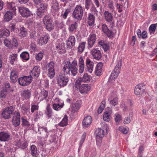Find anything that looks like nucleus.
Returning <instances> with one entry per match:
<instances>
[{
    "mask_svg": "<svg viewBox=\"0 0 157 157\" xmlns=\"http://www.w3.org/2000/svg\"><path fill=\"white\" fill-rule=\"evenodd\" d=\"M38 133L40 136L37 138L38 140H43L47 139L48 135L49 141L50 142H53L56 140V136L54 133L51 131H48L46 127H41L38 125Z\"/></svg>",
    "mask_w": 157,
    "mask_h": 157,
    "instance_id": "1",
    "label": "nucleus"
},
{
    "mask_svg": "<svg viewBox=\"0 0 157 157\" xmlns=\"http://www.w3.org/2000/svg\"><path fill=\"white\" fill-rule=\"evenodd\" d=\"M77 63L76 60H73L71 63L69 61H67L65 63L62 69L63 74V75H65L68 74L70 75L71 72V75L75 76L77 73Z\"/></svg>",
    "mask_w": 157,
    "mask_h": 157,
    "instance_id": "2",
    "label": "nucleus"
},
{
    "mask_svg": "<svg viewBox=\"0 0 157 157\" xmlns=\"http://www.w3.org/2000/svg\"><path fill=\"white\" fill-rule=\"evenodd\" d=\"M69 79L68 77L65 75H59L57 79V84L60 87H63L67 84Z\"/></svg>",
    "mask_w": 157,
    "mask_h": 157,
    "instance_id": "3",
    "label": "nucleus"
},
{
    "mask_svg": "<svg viewBox=\"0 0 157 157\" xmlns=\"http://www.w3.org/2000/svg\"><path fill=\"white\" fill-rule=\"evenodd\" d=\"M55 64L53 61H51L46 66V70L48 76L50 78H52L55 75Z\"/></svg>",
    "mask_w": 157,
    "mask_h": 157,
    "instance_id": "4",
    "label": "nucleus"
},
{
    "mask_svg": "<svg viewBox=\"0 0 157 157\" xmlns=\"http://www.w3.org/2000/svg\"><path fill=\"white\" fill-rule=\"evenodd\" d=\"M52 21V18L49 15H46L44 18L43 23L48 31H51L53 29L54 25Z\"/></svg>",
    "mask_w": 157,
    "mask_h": 157,
    "instance_id": "5",
    "label": "nucleus"
},
{
    "mask_svg": "<svg viewBox=\"0 0 157 157\" xmlns=\"http://www.w3.org/2000/svg\"><path fill=\"white\" fill-rule=\"evenodd\" d=\"M53 109L56 111H59L61 109L64 105L63 101L58 98L55 99L52 102Z\"/></svg>",
    "mask_w": 157,
    "mask_h": 157,
    "instance_id": "6",
    "label": "nucleus"
},
{
    "mask_svg": "<svg viewBox=\"0 0 157 157\" xmlns=\"http://www.w3.org/2000/svg\"><path fill=\"white\" fill-rule=\"evenodd\" d=\"M13 111L14 109L12 106L6 108L2 112V117L5 119L10 118Z\"/></svg>",
    "mask_w": 157,
    "mask_h": 157,
    "instance_id": "7",
    "label": "nucleus"
},
{
    "mask_svg": "<svg viewBox=\"0 0 157 157\" xmlns=\"http://www.w3.org/2000/svg\"><path fill=\"white\" fill-rule=\"evenodd\" d=\"M32 79L29 76H24L18 79V82L19 84L23 86H27L29 85L32 82Z\"/></svg>",
    "mask_w": 157,
    "mask_h": 157,
    "instance_id": "8",
    "label": "nucleus"
},
{
    "mask_svg": "<svg viewBox=\"0 0 157 157\" xmlns=\"http://www.w3.org/2000/svg\"><path fill=\"white\" fill-rule=\"evenodd\" d=\"M93 59L97 60H100L101 58L102 55L101 52L98 48H93L90 52Z\"/></svg>",
    "mask_w": 157,
    "mask_h": 157,
    "instance_id": "9",
    "label": "nucleus"
},
{
    "mask_svg": "<svg viewBox=\"0 0 157 157\" xmlns=\"http://www.w3.org/2000/svg\"><path fill=\"white\" fill-rule=\"evenodd\" d=\"M12 118V123L15 127L19 125L20 122V114L19 112L15 111L13 114Z\"/></svg>",
    "mask_w": 157,
    "mask_h": 157,
    "instance_id": "10",
    "label": "nucleus"
},
{
    "mask_svg": "<svg viewBox=\"0 0 157 157\" xmlns=\"http://www.w3.org/2000/svg\"><path fill=\"white\" fill-rule=\"evenodd\" d=\"M86 68L87 71L90 73H92L93 69L94 66V63L89 57L86 58L85 61Z\"/></svg>",
    "mask_w": 157,
    "mask_h": 157,
    "instance_id": "11",
    "label": "nucleus"
},
{
    "mask_svg": "<svg viewBox=\"0 0 157 157\" xmlns=\"http://www.w3.org/2000/svg\"><path fill=\"white\" fill-rule=\"evenodd\" d=\"M101 28L103 32L105 34L109 37H113L114 34L116 32V31H112L109 29L107 25L105 24L102 25Z\"/></svg>",
    "mask_w": 157,
    "mask_h": 157,
    "instance_id": "12",
    "label": "nucleus"
},
{
    "mask_svg": "<svg viewBox=\"0 0 157 157\" xmlns=\"http://www.w3.org/2000/svg\"><path fill=\"white\" fill-rule=\"evenodd\" d=\"M96 36L94 33H91L87 38V42L89 48H91L95 43Z\"/></svg>",
    "mask_w": 157,
    "mask_h": 157,
    "instance_id": "13",
    "label": "nucleus"
},
{
    "mask_svg": "<svg viewBox=\"0 0 157 157\" xmlns=\"http://www.w3.org/2000/svg\"><path fill=\"white\" fill-rule=\"evenodd\" d=\"M145 86L143 84H138L135 88L134 93L136 95L141 94L144 92Z\"/></svg>",
    "mask_w": 157,
    "mask_h": 157,
    "instance_id": "14",
    "label": "nucleus"
},
{
    "mask_svg": "<svg viewBox=\"0 0 157 157\" xmlns=\"http://www.w3.org/2000/svg\"><path fill=\"white\" fill-rule=\"evenodd\" d=\"M40 73V68L38 66L34 67L30 72L29 76L32 78L33 77L36 78L38 77Z\"/></svg>",
    "mask_w": 157,
    "mask_h": 157,
    "instance_id": "15",
    "label": "nucleus"
},
{
    "mask_svg": "<svg viewBox=\"0 0 157 157\" xmlns=\"http://www.w3.org/2000/svg\"><path fill=\"white\" fill-rule=\"evenodd\" d=\"M112 110L111 108H108L104 112L103 116V120L104 121L109 122L111 118V115Z\"/></svg>",
    "mask_w": 157,
    "mask_h": 157,
    "instance_id": "16",
    "label": "nucleus"
},
{
    "mask_svg": "<svg viewBox=\"0 0 157 157\" xmlns=\"http://www.w3.org/2000/svg\"><path fill=\"white\" fill-rule=\"evenodd\" d=\"M15 145L22 149H25L28 146V144L25 140H21L16 142Z\"/></svg>",
    "mask_w": 157,
    "mask_h": 157,
    "instance_id": "17",
    "label": "nucleus"
},
{
    "mask_svg": "<svg viewBox=\"0 0 157 157\" xmlns=\"http://www.w3.org/2000/svg\"><path fill=\"white\" fill-rule=\"evenodd\" d=\"M90 86L88 84H82L79 88V91L82 94H87L90 90Z\"/></svg>",
    "mask_w": 157,
    "mask_h": 157,
    "instance_id": "18",
    "label": "nucleus"
},
{
    "mask_svg": "<svg viewBox=\"0 0 157 157\" xmlns=\"http://www.w3.org/2000/svg\"><path fill=\"white\" fill-rule=\"evenodd\" d=\"M92 122V118L90 116L86 117L82 121V126L84 128H87L91 124Z\"/></svg>",
    "mask_w": 157,
    "mask_h": 157,
    "instance_id": "19",
    "label": "nucleus"
},
{
    "mask_svg": "<svg viewBox=\"0 0 157 157\" xmlns=\"http://www.w3.org/2000/svg\"><path fill=\"white\" fill-rule=\"evenodd\" d=\"M75 43V39L74 36H70L68 39L67 41V45L68 48H71L73 47Z\"/></svg>",
    "mask_w": 157,
    "mask_h": 157,
    "instance_id": "20",
    "label": "nucleus"
},
{
    "mask_svg": "<svg viewBox=\"0 0 157 157\" xmlns=\"http://www.w3.org/2000/svg\"><path fill=\"white\" fill-rule=\"evenodd\" d=\"M31 91L29 90H23L21 93V96L25 100L29 99L31 97Z\"/></svg>",
    "mask_w": 157,
    "mask_h": 157,
    "instance_id": "21",
    "label": "nucleus"
},
{
    "mask_svg": "<svg viewBox=\"0 0 157 157\" xmlns=\"http://www.w3.org/2000/svg\"><path fill=\"white\" fill-rule=\"evenodd\" d=\"M81 101L80 100L76 101L72 104V112L74 113L77 111L81 107Z\"/></svg>",
    "mask_w": 157,
    "mask_h": 157,
    "instance_id": "22",
    "label": "nucleus"
},
{
    "mask_svg": "<svg viewBox=\"0 0 157 157\" xmlns=\"http://www.w3.org/2000/svg\"><path fill=\"white\" fill-rule=\"evenodd\" d=\"M10 136L8 133L2 132L0 133V140L2 141H8L9 139Z\"/></svg>",
    "mask_w": 157,
    "mask_h": 157,
    "instance_id": "23",
    "label": "nucleus"
},
{
    "mask_svg": "<svg viewBox=\"0 0 157 157\" xmlns=\"http://www.w3.org/2000/svg\"><path fill=\"white\" fill-rule=\"evenodd\" d=\"M49 38V36L47 35L42 36L38 39L37 43L40 45L45 44L47 43Z\"/></svg>",
    "mask_w": 157,
    "mask_h": 157,
    "instance_id": "24",
    "label": "nucleus"
},
{
    "mask_svg": "<svg viewBox=\"0 0 157 157\" xmlns=\"http://www.w3.org/2000/svg\"><path fill=\"white\" fill-rule=\"evenodd\" d=\"M18 78V72L16 69L12 70L10 72V79L13 82H16Z\"/></svg>",
    "mask_w": 157,
    "mask_h": 157,
    "instance_id": "25",
    "label": "nucleus"
},
{
    "mask_svg": "<svg viewBox=\"0 0 157 157\" xmlns=\"http://www.w3.org/2000/svg\"><path fill=\"white\" fill-rule=\"evenodd\" d=\"M15 10H8L4 16V20L6 21H9L12 18L13 15L15 13Z\"/></svg>",
    "mask_w": 157,
    "mask_h": 157,
    "instance_id": "26",
    "label": "nucleus"
},
{
    "mask_svg": "<svg viewBox=\"0 0 157 157\" xmlns=\"http://www.w3.org/2000/svg\"><path fill=\"white\" fill-rule=\"evenodd\" d=\"M83 10H74L73 15L75 18L80 20L83 16Z\"/></svg>",
    "mask_w": 157,
    "mask_h": 157,
    "instance_id": "27",
    "label": "nucleus"
},
{
    "mask_svg": "<svg viewBox=\"0 0 157 157\" xmlns=\"http://www.w3.org/2000/svg\"><path fill=\"white\" fill-rule=\"evenodd\" d=\"M102 63L101 62L98 63L97 65L95 70L96 75L99 76L101 75L102 72Z\"/></svg>",
    "mask_w": 157,
    "mask_h": 157,
    "instance_id": "28",
    "label": "nucleus"
},
{
    "mask_svg": "<svg viewBox=\"0 0 157 157\" xmlns=\"http://www.w3.org/2000/svg\"><path fill=\"white\" fill-rule=\"evenodd\" d=\"M56 48L57 51L60 53H64L66 52L65 44L61 43L57 44L56 45Z\"/></svg>",
    "mask_w": 157,
    "mask_h": 157,
    "instance_id": "29",
    "label": "nucleus"
},
{
    "mask_svg": "<svg viewBox=\"0 0 157 157\" xmlns=\"http://www.w3.org/2000/svg\"><path fill=\"white\" fill-rule=\"evenodd\" d=\"M78 67L79 73H83L84 69V63L83 58L82 56L80 57L79 59Z\"/></svg>",
    "mask_w": 157,
    "mask_h": 157,
    "instance_id": "30",
    "label": "nucleus"
},
{
    "mask_svg": "<svg viewBox=\"0 0 157 157\" xmlns=\"http://www.w3.org/2000/svg\"><path fill=\"white\" fill-rule=\"evenodd\" d=\"M87 22L90 26L94 25L95 22V17L93 15L90 13L89 14Z\"/></svg>",
    "mask_w": 157,
    "mask_h": 157,
    "instance_id": "31",
    "label": "nucleus"
},
{
    "mask_svg": "<svg viewBox=\"0 0 157 157\" xmlns=\"http://www.w3.org/2000/svg\"><path fill=\"white\" fill-rule=\"evenodd\" d=\"M22 112L25 115H29L30 113L29 106L23 104L21 106Z\"/></svg>",
    "mask_w": 157,
    "mask_h": 157,
    "instance_id": "32",
    "label": "nucleus"
},
{
    "mask_svg": "<svg viewBox=\"0 0 157 157\" xmlns=\"http://www.w3.org/2000/svg\"><path fill=\"white\" fill-rule=\"evenodd\" d=\"M105 18L106 21L108 22L111 21L113 18L112 14L109 12V11L106 10L104 13Z\"/></svg>",
    "mask_w": 157,
    "mask_h": 157,
    "instance_id": "33",
    "label": "nucleus"
},
{
    "mask_svg": "<svg viewBox=\"0 0 157 157\" xmlns=\"http://www.w3.org/2000/svg\"><path fill=\"white\" fill-rule=\"evenodd\" d=\"M48 96V92L45 90H43L41 91L38 98L40 101H42L45 99Z\"/></svg>",
    "mask_w": 157,
    "mask_h": 157,
    "instance_id": "34",
    "label": "nucleus"
},
{
    "mask_svg": "<svg viewBox=\"0 0 157 157\" xmlns=\"http://www.w3.org/2000/svg\"><path fill=\"white\" fill-rule=\"evenodd\" d=\"M19 36L23 38L25 37L27 35V32L23 27H21L20 28L19 31Z\"/></svg>",
    "mask_w": 157,
    "mask_h": 157,
    "instance_id": "35",
    "label": "nucleus"
},
{
    "mask_svg": "<svg viewBox=\"0 0 157 157\" xmlns=\"http://www.w3.org/2000/svg\"><path fill=\"white\" fill-rule=\"evenodd\" d=\"M20 57L22 60L27 61L29 59V54L28 52H23L21 54Z\"/></svg>",
    "mask_w": 157,
    "mask_h": 157,
    "instance_id": "36",
    "label": "nucleus"
},
{
    "mask_svg": "<svg viewBox=\"0 0 157 157\" xmlns=\"http://www.w3.org/2000/svg\"><path fill=\"white\" fill-rule=\"evenodd\" d=\"M0 33V36L3 38L8 36L10 34L9 30L5 28L2 29Z\"/></svg>",
    "mask_w": 157,
    "mask_h": 157,
    "instance_id": "37",
    "label": "nucleus"
},
{
    "mask_svg": "<svg viewBox=\"0 0 157 157\" xmlns=\"http://www.w3.org/2000/svg\"><path fill=\"white\" fill-rule=\"evenodd\" d=\"M85 8L87 10L90 9L91 10H93L95 9V7L94 6L90 0H86Z\"/></svg>",
    "mask_w": 157,
    "mask_h": 157,
    "instance_id": "38",
    "label": "nucleus"
},
{
    "mask_svg": "<svg viewBox=\"0 0 157 157\" xmlns=\"http://www.w3.org/2000/svg\"><path fill=\"white\" fill-rule=\"evenodd\" d=\"M46 109V110L45 112L46 115L48 117H50L52 115V109L51 107L50 104L47 105Z\"/></svg>",
    "mask_w": 157,
    "mask_h": 157,
    "instance_id": "39",
    "label": "nucleus"
},
{
    "mask_svg": "<svg viewBox=\"0 0 157 157\" xmlns=\"http://www.w3.org/2000/svg\"><path fill=\"white\" fill-rule=\"evenodd\" d=\"M108 101H109L110 104L111 105L115 106L118 103V98L116 97L114 98L113 99H112V98L111 97H109L108 98Z\"/></svg>",
    "mask_w": 157,
    "mask_h": 157,
    "instance_id": "40",
    "label": "nucleus"
},
{
    "mask_svg": "<svg viewBox=\"0 0 157 157\" xmlns=\"http://www.w3.org/2000/svg\"><path fill=\"white\" fill-rule=\"evenodd\" d=\"M96 138H102L104 136V131L101 128H98L97 130Z\"/></svg>",
    "mask_w": 157,
    "mask_h": 157,
    "instance_id": "41",
    "label": "nucleus"
},
{
    "mask_svg": "<svg viewBox=\"0 0 157 157\" xmlns=\"http://www.w3.org/2000/svg\"><path fill=\"white\" fill-rule=\"evenodd\" d=\"M86 44V43L85 42H82L79 44L78 48V51L79 53H82L83 51Z\"/></svg>",
    "mask_w": 157,
    "mask_h": 157,
    "instance_id": "42",
    "label": "nucleus"
},
{
    "mask_svg": "<svg viewBox=\"0 0 157 157\" xmlns=\"http://www.w3.org/2000/svg\"><path fill=\"white\" fill-rule=\"evenodd\" d=\"M91 78L90 75L86 73H85L83 75L82 80L84 82H87L90 81Z\"/></svg>",
    "mask_w": 157,
    "mask_h": 157,
    "instance_id": "43",
    "label": "nucleus"
},
{
    "mask_svg": "<svg viewBox=\"0 0 157 157\" xmlns=\"http://www.w3.org/2000/svg\"><path fill=\"white\" fill-rule=\"evenodd\" d=\"M68 117L66 115H65L59 124V125L61 127H64L67 124Z\"/></svg>",
    "mask_w": 157,
    "mask_h": 157,
    "instance_id": "44",
    "label": "nucleus"
},
{
    "mask_svg": "<svg viewBox=\"0 0 157 157\" xmlns=\"http://www.w3.org/2000/svg\"><path fill=\"white\" fill-rule=\"evenodd\" d=\"M31 154L33 156H35L37 154V149L36 147L34 145H32L30 147Z\"/></svg>",
    "mask_w": 157,
    "mask_h": 157,
    "instance_id": "45",
    "label": "nucleus"
},
{
    "mask_svg": "<svg viewBox=\"0 0 157 157\" xmlns=\"http://www.w3.org/2000/svg\"><path fill=\"white\" fill-rule=\"evenodd\" d=\"M120 71H114L113 70L111 74L110 78L112 79H115L117 77Z\"/></svg>",
    "mask_w": 157,
    "mask_h": 157,
    "instance_id": "46",
    "label": "nucleus"
},
{
    "mask_svg": "<svg viewBox=\"0 0 157 157\" xmlns=\"http://www.w3.org/2000/svg\"><path fill=\"white\" fill-rule=\"evenodd\" d=\"M44 53L41 52H40L38 54H36L35 55V58L37 61H41L43 57Z\"/></svg>",
    "mask_w": 157,
    "mask_h": 157,
    "instance_id": "47",
    "label": "nucleus"
},
{
    "mask_svg": "<svg viewBox=\"0 0 157 157\" xmlns=\"http://www.w3.org/2000/svg\"><path fill=\"white\" fill-rule=\"evenodd\" d=\"M7 9L10 10H16L15 4L14 3L8 2L6 5Z\"/></svg>",
    "mask_w": 157,
    "mask_h": 157,
    "instance_id": "48",
    "label": "nucleus"
},
{
    "mask_svg": "<svg viewBox=\"0 0 157 157\" xmlns=\"http://www.w3.org/2000/svg\"><path fill=\"white\" fill-rule=\"evenodd\" d=\"M77 28V24L76 22H75L74 24L69 25L68 29L70 32H73Z\"/></svg>",
    "mask_w": 157,
    "mask_h": 157,
    "instance_id": "49",
    "label": "nucleus"
},
{
    "mask_svg": "<svg viewBox=\"0 0 157 157\" xmlns=\"http://www.w3.org/2000/svg\"><path fill=\"white\" fill-rule=\"evenodd\" d=\"M19 12L23 17H27L30 15V10H19Z\"/></svg>",
    "mask_w": 157,
    "mask_h": 157,
    "instance_id": "50",
    "label": "nucleus"
},
{
    "mask_svg": "<svg viewBox=\"0 0 157 157\" xmlns=\"http://www.w3.org/2000/svg\"><path fill=\"white\" fill-rule=\"evenodd\" d=\"M157 26V24L151 25L149 28V30L150 34L154 33Z\"/></svg>",
    "mask_w": 157,
    "mask_h": 157,
    "instance_id": "51",
    "label": "nucleus"
},
{
    "mask_svg": "<svg viewBox=\"0 0 157 157\" xmlns=\"http://www.w3.org/2000/svg\"><path fill=\"white\" fill-rule=\"evenodd\" d=\"M122 64V61L121 59H119L117 61V63L116 66L114 69V71H120L121 67V66Z\"/></svg>",
    "mask_w": 157,
    "mask_h": 157,
    "instance_id": "52",
    "label": "nucleus"
},
{
    "mask_svg": "<svg viewBox=\"0 0 157 157\" xmlns=\"http://www.w3.org/2000/svg\"><path fill=\"white\" fill-rule=\"evenodd\" d=\"M39 106L38 105H35L32 103L31 105V112L33 113L35 111H38Z\"/></svg>",
    "mask_w": 157,
    "mask_h": 157,
    "instance_id": "53",
    "label": "nucleus"
},
{
    "mask_svg": "<svg viewBox=\"0 0 157 157\" xmlns=\"http://www.w3.org/2000/svg\"><path fill=\"white\" fill-rule=\"evenodd\" d=\"M17 54H13L10 55V63L11 64H14V61L17 59Z\"/></svg>",
    "mask_w": 157,
    "mask_h": 157,
    "instance_id": "54",
    "label": "nucleus"
},
{
    "mask_svg": "<svg viewBox=\"0 0 157 157\" xmlns=\"http://www.w3.org/2000/svg\"><path fill=\"white\" fill-rule=\"evenodd\" d=\"M4 43L5 45L9 48H12L11 42L9 40L7 39H6L4 40Z\"/></svg>",
    "mask_w": 157,
    "mask_h": 157,
    "instance_id": "55",
    "label": "nucleus"
},
{
    "mask_svg": "<svg viewBox=\"0 0 157 157\" xmlns=\"http://www.w3.org/2000/svg\"><path fill=\"white\" fill-rule=\"evenodd\" d=\"M86 132H84L81 138V140L80 141L79 144L80 145V147H81L82 146V144H83V143L85 140L86 139Z\"/></svg>",
    "mask_w": 157,
    "mask_h": 157,
    "instance_id": "56",
    "label": "nucleus"
},
{
    "mask_svg": "<svg viewBox=\"0 0 157 157\" xmlns=\"http://www.w3.org/2000/svg\"><path fill=\"white\" fill-rule=\"evenodd\" d=\"M18 44V43L17 40L13 38L12 39L11 42V45L12 47H17Z\"/></svg>",
    "mask_w": 157,
    "mask_h": 157,
    "instance_id": "57",
    "label": "nucleus"
},
{
    "mask_svg": "<svg viewBox=\"0 0 157 157\" xmlns=\"http://www.w3.org/2000/svg\"><path fill=\"white\" fill-rule=\"evenodd\" d=\"M7 94V92L6 90H2L0 92V98H6Z\"/></svg>",
    "mask_w": 157,
    "mask_h": 157,
    "instance_id": "58",
    "label": "nucleus"
},
{
    "mask_svg": "<svg viewBox=\"0 0 157 157\" xmlns=\"http://www.w3.org/2000/svg\"><path fill=\"white\" fill-rule=\"evenodd\" d=\"M119 130L124 134H126L128 132V128H126L123 126L120 127Z\"/></svg>",
    "mask_w": 157,
    "mask_h": 157,
    "instance_id": "59",
    "label": "nucleus"
},
{
    "mask_svg": "<svg viewBox=\"0 0 157 157\" xmlns=\"http://www.w3.org/2000/svg\"><path fill=\"white\" fill-rule=\"evenodd\" d=\"M116 116L115 118V120L116 122H118L121 120V116L118 113H116L115 115Z\"/></svg>",
    "mask_w": 157,
    "mask_h": 157,
    "instance_id": "60",
    "label": "nucleus"
},
{
    "mask_svg": "<svg viewBox=\"0 0 157 157\" xmlns=\"http://www.w3.org/2000/svg\"><path fill=\"white\" fill-rule=\"evenodd\" d=\"M69 12V10H65L64 12L63 11H62V15L63 18L66 19L67 18V16Z\"/></svg>",
    "mask_w": 157,
    "mask_h": 157,
    "instance_id": "61",
    "label": "nucleus"
},
{
    "mask_svg": "<svg viewBox=\"0 0 157 157\" xmlns=\"http://www.w3.org/2000/svg\"><path fill=\"white\" fill-rule=\"evenodd\" d=\"M131 119L130 117H125L123 121V123L124 124H128L130 123Z\"/></svg>",
    "mask_w": 157,
    "mask_h": 157,
    "instance_id": "62",
    "label": "nucleus"
},
{
    "mask_svg": "<svg viewBox=\"0 0 157 157\" xmlns=\"http://www.w3.org/2000/svg\"><path fill=\"white\" fill-rule=\"evenodd\" d=\"M44 10H37L36 13L39 17H41L44 15Z\"/></svg>",
    "mask_w": 157,
    "mask_h": 157,
    "instance_id": "63",
    "label": "nucleus"
},
{
    "mask_svg": "<svg viewBox=\"0 0 157 157\" xmlns=\"http://www.w3.org/2000/svg\"><path fill=\"white\" fill-rule=\"evenodd\" d=\"M147 36V32L146 31H143L141 33V37L144 39L146 38Z\"/></svg>",
    "mask_w": 157,
    "mask_h": 157,
    "instance_id": "64",
    "label": "nucleus"
}]
</instances>
